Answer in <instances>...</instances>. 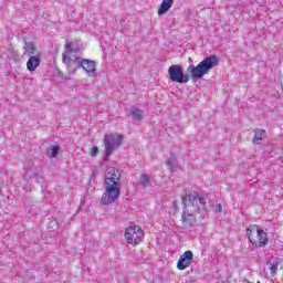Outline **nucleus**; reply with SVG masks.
<instances>
[{
    "instance_id": "1",
    "label": "nucleus",
    "mask_w": 283,
    "mask_h": 283,
    "mask_svg": "<svg viewBox=\"0 0 283 283\" xmlns=\"http://www.w3.org/2000/svg\"><path fill=\"white\" fill-rule=\"evenodd\" d=\"M105 191L102 195L101 202L105 207L118 202L120 198V171L114 167H108L104 178Z\"/></svg>"
},
{
    "instance_id": "2",
    "label": "nucleus",
    "mask_w": 283,
    "mask_h": 283,
    "mask_svg": "<svg viewBox=\"0 0 283 283\" xmlns=\"http://www.w3.org/2000/svg\"><path fill=\"white\" fill-rule=\"evenodd\" d=\"M184 214L181 221L184 227H193L196 224V213H200V208L207 205V200L198 192H190L182 197Z\"/></svg>"
},
{
    "instance_id": "3",
    "label": "nucleus",
    "mask_w": 283,
    "mask_h": 283,
    "mask_svg": "<svg viewBox=\"0 0 283 283\" xmlns=\"http://www.w3.org/2000/svg\"><path fill=\"white\" fill-rule=\"evenodd\" d=\"M72 44L67 43L65 44V53L63 54V63L67 65L69 70L71 72H75L76 70H84L86 72L87 76H96V61L94 60H87L81 57H72Z\"/></svg>"
},
{
    "instance_id": "4",
    "label": "nucleus",
    "mask_w": 283,
    "mask_h": 283,
    "mask_svg": "<svg viewBox=\"0 0 283 283\" xmlns=\"http://www.w3.org/2000/svg\"><path fill=\"white\" fill-rule=\"evenodd\" d=\"M214 65H218V57L211 55L203 59L197 66L190 64L187 72H190L192 81H200V78L213 70Z\"/></svg>"
},
{
    "instance_id": "5",
    "label": "nucleus",
    "mask_w": 283,
    "mask_h": 283,
    "mask_svg": "<svg viewBox=\"0 0 283 283\" xmlns=\"http://www.w3.org/2000/svg\"><path fill=\"white\" fill-rule=\"evenodd\" d=\"M168 78L172 81V83L185 85V83H189L191 76H189V74H185L182 65L172 64L168 67Z\"/></svg>"
},
{
    "instance_id": "6",
    "label": "nucleus",
    "mask_w": 283,
    "mask_h": 283,
    "mask_svg": "<svg viewBox=\"0 0 283 283\" xmlns=\"http://www.w3.org/2000/svg\"><path fill=\"white\" fill-rule=\"evenodd\" d=\"M104 145H105V158L104 160H107L114 151H116V148L123 145V135L118 134H111L106 135L104 138Z\"/></svg>"
},
{
    "instance_id": "7",
    "label": "nucleus",
    "mask_w": 283,
    "mask_h": 283,
    "mask_svg": "<svg viewBox=\"0 0 283 283\" xmlns=\"http://www.w3.org/2000/svg\"><path fill=\"white\" fill-rule=\"evenodd\" d=\"M145 238V232H143V229L138 226H132L126 229L125 231V239L127 241V244H140L143 242V239Z\"/></svg>"
},
{
    "instance_id": "8",
    "label": "nucleus",
    "mask_w": 283,
    "mask_h": 283,
    "mask_svg": "<svg viewBox=\"0 0 283 283\" xmlns=\"http://www.w3.org/2000/svg\"><path fill=\"white\" fill-rule=\"evenodd\" d=\"M193 264V252L190 250L186 251L184 254L180 255L177 262V269L179 271H185V269H189Z\"/></svg>"
},
{
    "instance_id": "9",
    "label": "nucleus",
    "mask_w": 283,
    "mask_h": 283,
    "mask_svg": "<svg viewBox=\"0 0 283 283\" xmlns=\"http://www.w3.org/2000/svg\"><path fill=\"white\" fill-rule=\"evenodd\" d=\"M29 60L27 62V70L29 72H35L36 67L41 65V53H36L35 55H29Z\"/></svg>"
},
{
    "instance_id": "10",
    "label": "nucleus",
    "mask_w": 283,
    "mask_h": 283,
    "mask_svg": "<svg viewBox=\"0 0 283 283\" xmlns=\"http://www.w3.org/2000/svg\"><path fill=\"white\" fill-rule=\"evenodd\" d=\"M23 50V56H34L36 54V44L32 41L24 40Z\"/></svg>"
},
{
    "instance_id": "11",
    "label": "nucleus",
    "mask_w": 283,
    "mask_h": 283,
    "mask_svg": "<svg viewBox=\"0 0 283 283\" xmlns=\"http://www.w3.org/2000/svg\"><path fill=\"white\" fill-rule=\"evenodd\" d=\"M256 235L259 238V244L258 247L260 249L264 248L266 244H269V235L266 234V232H264V230L258 228L256 229Z\"/></svg>"
},
{
    "instance_id": "12",
    "label": "nucleus",
    "mask_w": 283,
    "mask_h": 283,
    "mask_svg": "<svg viewBox=\"0 0 283 283\" xmlns=\"http://www.w3.org/2000/svg\"><path fill=\"white\" fill-rule=\"evenodd\" d=\"M265 136H266V130L262 128H256L254 130V138L252 140L253 145H261Z\"/></svg>"
},
{
    "instance_id": "13",
    "label": "nucleus",
    "mask_w": 283,
    "mask_h": 283,
    "mask_svg": "<svg viewBox=\"0 0 283 283\" xmlns=\"http://www.w3.org/2000/svg\"><path fill=\"white\" fill-rule=\"evenodd\" d=\"M171 6H174V0H163L158 9L159 17H163V14L169 12V10L171 9Z\"/></svg>"
},
{
    "instance_id": "14",
    "label": "nucleus",
    "mask_w": 283,
    "mask_h": 283,
    "mask_svg": "<svg viewBox=\"0 0 283 283\" xmlns=\"http://www.w3.org/2000/svg\"><path fill=\"white\" fill-rule=\"evenodd\" d=\"M130 116L134 118V120H143V109L135 108L130 112Z\"/></svg>"
},
{
    "instance_id": "15",
    "label": "nucleus",
    "mask_w": 283,
    "mask_h": 283,
    "mask_svg": "<svg viewBox=\"0 0 283 283\" xmlns=\"http://www.w3.org/2000/svg\"><path fill=\"white\" fill-rule=\"evenodd\" d=\"M166 164L168 165L169 169H171V171H174V167H176V165H178V159H176V155H172L168 158V160L166 161Z\"/></svg>"
},
{
    "instance_id": "16",
    "label": "nucleus",
    "mask_w": 283,
    "mask_h": 283,
    "mask_svg": "<svg viewBox=\"0 0 283 283\" xmlns=\"http://www.w3.org/2000/svg\"><path fill=\"white\" fill-rule=\"evenodd\" d=\"M149 182H150L149 175L144 174L139 177L140 187H149Z\"/></svg>"
},
{
    "instance_id": "17",
    "label": "nucleus",
    "mask_w": 283,
    "mask_h": 283,
    "mask_svg": "<svg viewBox=\"0 0 283 283\" xmlns=\"http://www.w3.org/2000/svg\"><path fill=\"white\" fill-rule=\"evenodd\" d=\"M268 264L270 265L269 269H270L272 275H275V273H277V263L268 262Z\"/></svg>"
},
{
    "instance_id": "18",
    "label": "nucleus",
    "mask_w": 283,
    "mask_h": 283,
    "mask_svg": "<svg viewBox=\"0 0 283 283\" xmlns=\"http://www.w3.org/2000/svg\"><path fill=\"white\" fill-rule=\"evenodd\" d=\"M59 149H61V147L59 146L52 147V153H51L52 158H56V156H59Z\"/></svg>"
},
{
    "instance_id": "19",
    "label": "nucleus",
    "mask_w": 283,
    "mask_h": 283,
    "mask_svg": "<svg viewBox=\"0 0 283 283\" xmlns=\"http://www.w3.org/2000/svg\"><path fill=\"white\" fill-rule=\"evenodd\" d=\"M251 233H253V230H251V228H248V229H247V235H248L250 242H251L252 244H255V241H253L252 238H251Z\"/></svg>"
},
{
    "instance_id": "20",
    "label": "nucleus",
    "mask_w": 283,
    "mask_h": 283,
    "mask_svg": "<svg viewBox=\"0 0 283 283\" xmlns=\"http://www.w3.org/2000/svg\"><path fill=\"white\" fill-rule=\"evenodd\" d=\"M91 156H93V158H96V156H98V147L94 146L92 148Z\"/></svg>"
},
{
    "instance_id": "21",
    "label": "nucleus",
    "mask_w": 283,
    "mask_h": 283,
    "mask_svg": "<svg viewBox=\"0 0 283 283\" xmlns=\"http://www.w3.org/2000/svg\"><path fill=\"white\" fill-rule=\"evenodd\" d=\"M216 211H217V213H222V205L217 203L216 205Z\"/></svg>"
},
{
    "instance_id": "22",
    "label": "nucleus",
    "mask_w": 283,
    "mask_h": 283,
    "mask_svg": "<svg viewBox=\"0 0 283 283\" xmlns=\"http://www.w3.org/2000/svg\"><path fill=\"white\" fill-rule=\"evenodd\" d=\"M2 189H3V185L0 184V196H1Z\"/></svg>"
}]
</instances>
